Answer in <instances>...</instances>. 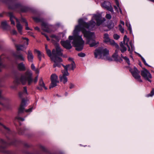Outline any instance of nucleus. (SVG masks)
Masks as SVG:
<instances>
[{
  "label": "nucleus",
  "mask_w": 154,
  "mask_h": 154,
  "mask_svg": "<svg viewBox=\"0 0 154 154\" xmlns=\"http://www.w3.org/2000/svg\"><path fill=\"white\" fill-rule=\"evenodd\" d=\"M108 42H109V44L112 46L115 47L116 48H119L118 45L113 40L110 39V41Z\"/></svg>",
  "instance_id": "33"
},
{
  "label": "nucleus",
  "mask_w": 154,
  "mask_h": 154,
  "mask_svg": "<svg viewBox=\"0 0 154 154\" xmlns=\"http://www.w3.org/2000/svg\"><path fill=\"white\" fill-rule=\"evenodd\" d=\"M78 55L79 56L81 57H84L85 56V54L82 52L78 54Z\"/></svg>",
  "instance_id": "46"
},
{
  "label": "nucleus",
  "mask_w": 154,
  "mask_h": 154,
  "mask_svg": "<svg viewBox=\"0 0 154 154\" xmlns=\"http://www.w3.org/2000/svg\"><path fill=\"white\" fill-rule=\"evenodd\" d=\"M33 56L30 50L28 51L27 59L28 61L29 62H32L33 61Z\"/></svg>",
  "instance_id": "20"
},
{
  "label": "nucleus",
  "mask_w": 154,
  "mask_h": 154,
  "mask_svg": "<svg viewBox=\"0 0 154 154\" xmlns=\"http://www.w3.org/2000/svg\"><path fill=\"white\" fill-rule=\"evenodd\" d=\"M29 10V8L28 7L21 5L20 12H26Z\"/></svg>",
  "instance_id": "32"
},
{
  "label": "nucleus",
  "mask_w": 154,
  "mask_h": 154,
  "mask_svg": "<svg viewBox=\"0 0 154 154\" xmlns=\"http://www.w3.org/2000/svg\"><path fill=\"white\" fill-rule=\"evenodd\" d=\"M14 45L16 48V49L17 51H23V50L25 48H26V47H25L24 45H17L15 43H14Z\"/></svg>",
  "instance_id": "22"
},
{
  "label": "nucleus",
  "mask_w": 154,
  "mask_h": 154,
  "mask_svg": "<svg viewBox=\"0 0 154 154\" xmlns=\"http://www.w3.org/2000/svg\"><path fill=\"white\" fill-rule=\"evenodd\" d=\"M7 14L10 17V20L11 21V24L14 25L15 22L13 20L15 19L16 20L17 23L16 25L17 28L19 32L21 33L23 27L20 24L18 20L14 16L12 12H8Z\"/></svg>",
  "instance_id": "9"
},
{
  "label": "nucleus",
  "mask_w": 154,
  "mask_h": 154,
  "mask_svg": "<svg viewBox=\"0 0 154 154\" xmlns=\"http://www.w3.org/2000/svg\"><path fill=\"white\" fill-rule=\"evenodd\" d=\"M102 7L112 13L113 12V8L112 7L110 3L109 2L105 1L102 4Z\"/></svg>",
  "instance_id": "13"
},
{
  "label": "nucleus",
  "mask_w": 154,
  "mask_h": 154,
  "mask_svg": "<svg viewBox=\"0 0 154 154\" xmlns=\"http://www.w3.org/2000/svg\"><path fill=\"white\" fill-rule=\"evenodd\" d=\"M2 92V91L1 90H0V100H4L5 99V98L3 97L1 95V93Z\"/></svg>",
  "instance_id": "56"
},
{
  "label": "nucleus",
  "mask_w": 154,
  "mask_h": 154,
  "mask_svg": "<svg viewBox=\"0 0 154 154\" xmlns=\"http://www.w3.org/2000/svg\"><path fill=\"white\" fill-rule=\"evenodd\" d=\"M51 83L49 88L51 89L57 85V84L59 83L57 76L55 74H52L51 76Z\"/></svg>",
  "instance_id": "11"
},
{
  "label": "nucleus",
  "mask_w": 154,
  "mask_h": 154,
  "mask_svg": "<svg viewBox=\"0 0 154 154\" xmlns=\"http://www.w3.org/2000/svg\"><path fill=\"white\" fill-rule=\"evenodd\" d=\"M70 43V41L69 40H66L65 41H62L60 42V43L63 47L68 50L70 49L72 47Z\"/></svg>",
  "instance_id": "14"
},
{
  "label": "nucleus",
  "mask_w": 154,
  "mask_h": 154,
  "mask_svg": "<svg viewBox=\"0 0 154 154\" xmlns=\"http://www.w3.org/2000/svg\"><path fill=\"white\" fill-rule=\"evenodd\" d=\"M69 40H73L72 44L74 47H76L75 50L78 51H81L83 48L85 42L83 40L82 36L75 35L73 36H69Z\"/></svg>",
  "instance_id": "4"
},
{
  "label": "nucleus",
  "mask_w": 154,
  "mask_h": 154,
  "mask_svg": "<svg viewBox=\"0 0 154 154\" xmlns=\"http://www.w3.org/2000/svg\"><path fill=\"white\" fill-rule=\"evenodd\" d=\"M123 59L125 60L126 62L128 63V64L129 65H130L129 60L128 58L127 57L125 56V57H123Z\"/></svg>",
  "instance_id": "41"
},
{
  "label": "nucleus",
  "mask_w": 154,
  "mask_h": 154,
  "mask_svg": "<svg viewBox=\"0 0 154 154\" xmlns=\"http://www.w3.org/2000/svg\"><path fill=\"white\" fill-rule=\"evenodd\" d=\"M129 44L131 47V49L130 48V51H129L130 52H132L134 50V46L132 44V42L131 41L130 42Z\"/></svg>",
  "instance_id": "40"
},
{
  "label": "nucleus",
  "mask_w": 154,
  "mask_h": 154,
  "mask_svg": "<svg viewBox=\"0 0 154 154\" xmlns=\"http://www.w3.org/2000/svg\"><path fill=\"white\" fill-rule=\"evenodd\" d=\"M27 88L25 86L23 87V92H20L19 93V97L22 99L21 102L20 106L18 109V115L19 116L21 114L23 113L24 111L28 112L31 111L32 108H29L28 109L25 110V107L26 106V102L25 100L23 98V97H26L27 95Z\"/></svg>",
  "instance_id": "2"
},
{
  "label": "nucleus",
  "mask_w": 154,
  "mask_h": 154,
  "mask_svg": "<svg viewBox=\"0 0 154 154\" xmlns=\"http://www.w3.org/2000/svg\"><path fill=\"white\" fill-rule=\"evenodd\" d=\"M17 119L21 121H24V119L23 118H21V117H20L18 116H17L15 118V120Z\"/></svg>",
  "instance_id": "44"
},
{
  "label": "nucleus",
  "mask_w": 154,
  "mask_h": 154,
  "mask_svg": "<svg viewBox=\"0 0 154 154\" xmlns=\"http://www.w3.org/2000/svg\"><path fill=\"white\" fill-rule=\"evenodd\" d=\"M51 37L52 38H57V36L55 35H52L51 36Z\"/></svg>",
  "instance_id": "60"
},
{
  "label": "nucleus",
  "mask_w": 154,
  "mask_h": 154,
  "mask_svg": "<svg viewBox=\"0 0 154 154\" xmlns=\"http://www.w3.org/2000/svg\"><path fill=\"white\" fill-rule=\"evenodd\" d=\"M38 76H37L35 77V78L34 80V82L36 83L37 82L38 80Z\"/></svg>",
  "instance_id": "59"
},
{
  "label": "nucleus",
  "mask_w": 154,
  "mask_h": 154,
  "mask_svg": "<svg viewBox=\"0 0 154 154\" xmlns=\"http://www.w3.org/2000/svg\"><path fill=\"white\" fill-rule=\"evenodd\" d=\"M143 70H142L141 72V76L144 79H145L148 81L151 82V80L150 79L152 78V75L146 69L144 68Z\"/></svg>",
  "instance_id": "12"
},
{
  "label": "nucleus",
  "mask_w": 154,
  "mask_h": 154,
  "mask_svg": "<svg viewBox=\"0 0 154 154\" xmlns=\"http://www.w3.org/2000/svg\"><path fill=\"white\" fill-rule=\"evenodd\" d=\"M18 134L20 135H22L23 134L24 132L21 129H20L18 131Z\"/></svg>",
  "instance_id": "54"
},
{
  "label": "nucleus",
  "mask_w": 154,
  "mask_h": 154,
  "mask_svg": "<svg viewBox=\"0 0 154 154\" xmlns=\"http://www.w3.org/2000/svg\"><path fill=\"white\" fill-rule=\"evenodd\" d=\"M11 33L13 35H16L17 34V32L15 30L13 29L11 32Z\"/></svg>",
  "instance_id": "55"
},
{
  "label": "nucleus",
  "mask_w": 154,
  "mask_h": 154,
  "mask_svg": "<svg viewBox=\"0 0 154 154\" xmlns=\"http://www.w3.org/2000/svg\"><path fill=\"white\" fill-rule=\"evenodd\" d=\"M42 87H42L40 86V87H36V88L37 89L41 91L42 90Z\"/></svg>",
  "instance_id": "61"
},
{
  "label": "nucleus",
  "mask_w": 154,
  "mask_h": 154,
  "mask_svg": "<svg viewBox=\"0 0 154 154\" xmlns=\"http://www.w3.org/2000/svg\"><path fill=\"white\" fill-rule=\"evenodd\" d=\"M25 23V26H26V30H31V29L29 28L28 26V23L27 22H26Z\"/></svg>",
  "instance_id": "53"
},
{
  "label": "nucleus",
  "mask_w": 154,
  "mask_h": 154,
  "mask_svg": "<svg viewBox=\"0 0 154 154\" xmlns=\"http://www.w3.org/2000/svg\"><path fill=\"white\" fill-rule=\"evenodd\" d=\"M46 51L47 54L48 55L49 57H50L51 58V57H53V55L52 56V53L51 52V51L50 50H46Z\"/></svg>",
  "instance_id": "39"
},
{
  "label": "nucleus",
  "mask_w": 154,
  "mask_h": 154,
  "mask_svg": "<svg viewBox=\"0 0 154 154\" xmlns=\"http://www.w3.org/2000/svg\"><path fill=\"white\" fill-rule=\"evenodd\" d=\"M51 59L54 63V64L53 66V68H54L56 66L60 67L61 65H62V64H61L60 63L61 62H59L58 61L57 58L51 57Z\"/></svg>",
  "instance_id": "17"
},
{
  "label": "nucleus",
  "mask_w": 154,
  "mask_h": 154,
  "mask_svg": "<svg viewBox=\"0 0 154 154\" xmlns=\"http://www.w3.org/2000/svg\"><path fill=\"white\" fill-rule=\"evenodd\" d=\"M1 25L2 28L4 29H7L10 27V26L7 24L6 21L2 22Z\"/></svg>",
  "instance_id": "27"
},
{
  "label": "nucleus",
  "mask_w": 154,
  "mask_h": 154,
  "mask_svg": "<svg viewBox=\"0 0 154 154\" xmlns=\"http://www.w3.org/2000/svg\"><path fill=\"white\" fill-rule=\"evenodd\" d=\"M96 24L95 22L92 20H91L89 22H86L82 19H80L79 20V25L75 26L74 31H81L83 34L84 37L86 38V44H89L91 47L97 46L99 42H96L95 40L94 33L87 30L85 28L88 30H93Z\"/></svg>",
  "instance_id": "1"
},
{
  "label": "nucleus",
  "mask_w": 154,
  "mask_h": 154,
  "mask_svg": "<svg viewBox=\"0 0 154 154\" xmlns=\"http://www.w3.org/2000/svg\"><path fill=\"white\" fill-rule=\"evenodd\" d=\"M38 83L40 86L44 88L45 90L47 89V88L45 86V84L43 81V79L42 78H40Z\"/></svg>",
  "instance_id": "29"
},
{
  "label": "nucleus",
  "mask_w": 154,
  "mask_h": 154,
  "mask_svg": "<svg viewBox=\"0 0 154 154\" xmlns=\"http://www.w3.org/2000/svg\"><path fill=\"white\" fill-rule=\"evenodd\" d=\"M0 125H1V126H2V127L4 129V132H3V133L4 134L6 135L10 134L11 133V131L6 126L1 123H0Z\"/></svg>",
  "instance_id": "19"
},
{
  "label": "nucleus",
  "mask_w": 154,
  "mask_h": 154,
  "mask_svg": "<svg viewBox=\"0 0 154 154\" xmlns=\"http://www.w3.org/2000/svg\"><path fill=\"white\" fill-rule=\"evenodd\" d=\"M24 146L26 148L29 147L30 146L29 145L26 143H24Z\"/></svg>",
  "instance_id": "57"
},
{
  "label": "nucleus",
  "mask_w": 154,
  "mask_h": 154,
  "mask_svg": "<svg viewBox=\"0 0 154 154\" xmlns=\"http://www.w3.org/2000/svg\"><path fill=\"white\" fill-rule=\"evenodd\" d=\"M21 5L19 4H16L13 5H9V9H12L14 11L20 12Z\"/></svg>",
  "instance_id": "15"
},
{
  "label": "nucleus",
  "mask_w": 154,
  "mask_h": 154,
  "mask_svg": "<svg viewBox=\"0 0 154 154\" xmlns=\"http://www.w3.org/2000/svg\"><path fill=\"white\" fill-rule=\"evenodd\" d=\"M104 42L106 43L108 42L110 40L109 38V35L107 33H105L104 35Z\"/></svg>",
  "instance_id": "31"
},
{
  "label": "nucleus",
  "mask_w": 154,
  "mask_h": 154,
  "mask_svg": "<svg viewBox=\"0 0 154 154\" xmlns=\"http://www.w3.org/2000/svg\"><path fill=\"white\" fill-rule=\"evenodd\" d=\"M106 19H110L111 18L112 16L111 15L109 14H107L106 15Z\"/></svg>",
  "instance_id": "50"
},
{
  "label": "nucleus",
  "mask_w": 154,
  "mask_h": 154,
  "mask_svg": "<svg viewBox=\"0 0 154 154\" xmlns=\"http://www.w3.org/2000/svg\"><path fill=\"white\" fill-rule=\"evenodd\" d=\"M60 81L64 84H65L67 81V78L66 76L60 75L59 76Z\"/></svg>",
  "instance_id": "28"
},
{
  "label": "nucleus",
  "mask_w": 154,
  "mask_h": 154,
  "mask_svg": "<svg viewBox=\"0 0 154 154\" xmlns=\"http://www.w3.org/2000/svg\"><path fill=\"white\" fill-rule=\"evenodd\" d=\"M14 55L15 57L17 59L21 61H24L25 60L24 57H23L22 54H14Z\"/></svg>",
  "instance_id": "26"
},
{
  "label": "nucleus",
  "mask_w": 154,
  "mask_h": 154,
  "mask_svg": "<svg viewBox=\"0 0 154 154\" xmlns=\"http://www.w3.org/2000/svg\"><path fill=\"white\" fill-rule=\"evenodd\" d=\"M68 65H71L69 67H68L69 70H74L76 68L75 64L74 61H72L70 64H68Z\"/></svg>",
  "instance_id": "30"
},
{
  "label": "nucleus",
  "mask_w": 154,
  "mask_h": 154,
  "mask_svg": "<svg viewBox=\"0 0 154 154\" xmlns=\"http://www.w3.org/2000/svg\"><path fill=\"white\" fill-rule=\"evenodd\" d=\"M34 29L35 30H37L38 31H40V29L38 27V26H36V27H35L34 28Z\"/></svg>",
  "instance_id": "62"
},
{
  "label": "nucleus",
  "mask_w": 154,
  "mask_h": 154,
  "mask_svg": "<svg viewBox=\"0 0 154 154\" xmlns=\"http://www.w3.org/2000/svg\"><path fill=\"white\" fill-rule=\"evenodd\" d=\"M109 51L106 48L103 49L99 48L96 49L94 52V55L96 58L105 59V56L109 54Z\"/></svg>",
  "instance_id": "7"
},
{
  "label": "nucleus",
  "mask_w": 154,
  "mask_h": 154,
  "mask_svg": "<svg viewBox=\"0 0 154 154\" xmlns=\"http://www.w3.org/2000/svg\"><path fill=\"white\" fill-rule=\"evenodd\" d=\"M116 2L117 6L118 7H119V2L118 0H116Z\"/></svg>",
  "instance_id": "63"
},
{
  "label": "nucleus",
  "mask_w": 154,
  "mask_h": 154,
  "mask_svg": "<svg viewBox=\"0 0 154 154\" xmlns=\"http://www.w3.org/2000/svg\"><path fill=\"white\" fill-rule=\"evenodd\" d=\"M7 140L6 142L3 139H1L0 140V151L6 153V154H12L11 152L6 150L5 149L8 146L11 145H15L16 142V140L14 138L10 139L9 137L6 136Z\"/></svg>",
  "instance_id": "3"
},
{
  "label": "nucleus",
  "mask_w": 154,
  "mask_h": 154,
  "mask_svg": "<svg viewBox=\"0 0 154 154\" xmlns=\"http://www.w3.org/2000/svg\"><path fill=\"white\" fill-rule=\"evenodd\" d=\"M154 94V88L152 89V90L150 92V93L146 94V97H152V96Z\"/></svg>",
  "instance_id": "37"
},
{
  "label": "nucleus",
  "mask_w": 154,
  "mask_h": 154,
  "mask_svg": "<svg viewBox=\"0 0 154 154\" xmlns=\"http://www.w3.org/2000/svg\"><path fill=\"white\" fill-rule=\"evenodd\" d=\"M74 87H75V85L73 84L72 83H69V88L70 89H71L72 88H74Z\"/></svg>",
  "instance_id": "49"
},
{
  "label": "nucleus",
  "mask_w": 154,
  "mask_h": 154,
  "mask_svg": "<svg viewBox=\"0 0 154 154\" xmlns=\"http://www.w3.org/2000/svg\"><path fill=\"white\" fill-rule=\"evenodd\" d=\"M17 68L20 71H24L26 69V67L23 62L18 64Z\"/></svg>",
  "instance_id": "23"
},
{
  "label": "nucleus",
  "mask_w": 154,
  "mask_h": 154,
  "mask_svg": "<svg viewBox=\"0 0 154 154\" xmlns=\"http://www.w3.org/2000/svg\"><path fill=\"white\" fill-rule=\"evenodd\" d=\"M120 50L122 53H123L126 51L127 48L125 47L120 48Z\"/></svg>",
  "instance_id": "42"
},
{
  "label": "nucleus",
  "mask_w": 154,
  "mask_h": 154,
  "mask_svg": "<svg viewBox=\"0 0 154 154\" xmlns=\"http://www.w3.org/2000/svg\"><path fill=\"white\" fill-rule=\"evenodd\" d=\"M21 21L23 22L26 23V22H27L26 21V20L25 18H23V17H21Z\"/></svg>",
  "instance_id": "58"
},
{
  "label": "nucleus",
  "mask_w": 154,
  "mask_h": 154,
  "mask_svg": "<svg viewBox=\"0 0 154 154\" xmlns=\"http://www.w3.org/2000/svg\"><path fill=\"white\" fill-rule=\"evenodd\" d=\"M119 51V49L116 50L114 54L112 55V57L114 58L115 61L121 63L122 61V60L121 58L118 57V54Z\"/></svg>",
  "instance_id": "16"
},
{
  "label": "nucleus",
  "mask_w": 154,
  "mask_h": 154,
  "mask_svg": "<svg viewBox=\"0 0 154 154\" xmlns=\"http://www.w3.org/2000/svg\"><path fill=\"white\" fill-rule=\"evenodd\" d=\"M34 52L35 53H36L37 54L38 58L39 60L41 61V60L42 57H44V54L43 53H41L38 50L36 49H35L34 50Z\"/></svg>",
  "instance_id": "24"
},
{
  "label": "nucleus",
  "mask_w": 154,
  "mask_h": 154,
  "mask_svg": "<svg viewBox=\"0 0 154 154\" xmlns=\"http://www.w3.org/2000/svg\"><path fill=\"white\" fill-rule=\"evenodd\" d=\"M125 44H126V42H125V43L123 42H121L120 44V48L123 47H125V45H126Z\"/></svg>",
  "instance_id": "52"
},
{
  "label": "nucleus",
  "mask_w": 154,
  "mask_h": 154,
  "mask_svg": "<svg viewBox=\"0 0 154 154\" xmlns=\"http://www.w3.org/2000/svg\"><path fill=\"white\" fill-rule=\"evenodd\" d=\"M31 68L36 73H38L39 72V70L38 69H36L33 63H32L31 66Z\"/></svg>",
  "instance_id": "34"
},
{
  "label": "nucleus",
  "mask_w": 154,
  "mask_h": 154,
  "mask_svg": "<svg viewBox=\"0 0 154 154\" xmlns=\"http://www.w3.org/2000/svg\"><path fill=\"white\" fill-rule=\"evenodd\" d=\"M63 50L61 49L59 45H57L55 46V49H53L52 50V57L57 58L58 61L59 62H62L63 60L62 58L59 57L63 55Z\"/></svg>",
  "instance_id": "8"
},
{
  "label": "nucleus",
  "mask_w": 154,
  "mask_h": 154,
  "mask_svg": "<svg viewBox=\"0 0 154 154\" xmlns=\"http://www.w3.org/2000/svg\"><path fill=\"white\" fill-rule=\"evenodd\" d=\"M126 41V44H125L127 47H128V51H130V48L128 45V42L129 41V39L127 37V36L126 35H125L124 36L123 38V42L125 43V42Z\"/></svg>",
  "instance_id": "25"
},
{
  "label": "nucleus",
  "mask_w": 154,
  "mask_h": 154,
  "mask_svg": "<svg viewBox=\"0 0 154 154\" xmlns=\"http://www.w3.org/2000/svg\"><path fill=\"white\" fill-rule=\"evenodd\" d=\"M6 67V66L2 62V59L0 57V72L1 71V69L3 68H5Z\"/></svg>",
  "instance_id": "36"
},
{
  "label": "nucleus",
  "mask_w": 154,
  "mask_h": 154,
  "mask_svg": "<svg viewBox=\"0 0 154 154\" xmlns=\"http://www.w3.org/2000/svg\"><path fill=\"white\" fill-rule=\"evenodd\" d=\"M22 39L23 40H26V41H25V42H23L24 44V45H26L27 46L29 44L28 42L29 41V39H28V38L26 37H23L22 38Z\"/></svg>",
  "instance_id": "38"
},
{
  "label": "nucleus",
  "mask_w": 154,
  "mask_h": 154,
  "mask_svg": "<svg viewBox=\"0 0 154 154\" xmlns=\"http://www.w3.org/2000/svg\"><path fill=\"white\" fill-rule=\"evenodd\" d=\"M142 60L145 65L147 66H149V67H150V66L149 65H148L146 63L145 60L144 59V58L143 57H142Z\"/></svg>",
  "instance_id": "47"
},
{
  "label": "nucleus",
  "mask_w": 154,
  "mask_h": 154,
  "mask_svg": "<svg viewBox=\"0 0 154 154\" xmlns=\"http://www.w3.org/2000/svg\"><path fill=\"white\" fill-rule=\"evenodd\" d=\"M119 30L122 33H124V29L122 27V26L121 25H119Z\"/></svg>",
  "instance_id": "43"
},
{
  "label": "nucleus",
  "mask_w": 154,
  "mask_h": 154,
  "mask_svg": "<svg viewBox=\"0 0 154 154\" xmlns=\"http://www.w3.org/2000/svg\"><path fill=\"white\" fill-rule=\"evenodd\" d=\"M11 40L12 41V42H13L14 44V43H16V40L15 39H13L12 38H11Z\"/></svg>",
  "instance_id": "64"
},
{
  "label": "nucleus",
  "mask_w": 154,
  "mask_h": 154,
  "mask_svg": "<svg viewBox=\"0 0 154 154\" xmlns=\"http://www.w3.org/2000/svg\"><path fill=\"white\" fill-rule=\"evenodd\" d=\"M33 19L35 22L37 23L41 22V25L42 27L43 30L44 31L48 33H50L52 31L51 29L52 26L48 24L46 22H44L43 18H40L39 17H33Z\"/></svg>",
  "instance_id": "6"
},
{
  "label": "nucleus",
  "mask_w": 154,
  "mask_h": 154,
  "mask_svg": "<svg viewBox=\"0 0 154 154\" xmlns=\"http://www.w3.org/2000/svg\"><path fill=\"white\" fill-rule=\"evenodd\" d=\"M14 82L16 84L18 85L20 84V80L18 79L17 78L14 81Z\"/></svg>",
  "instance_id": "51"
},
{
  "label": "nucleus",
  "mask_w": 154,
  "mask_h": 154,
  "mask_svg": "<svg viewBox=\"0 0 154 154\" xmlns=\"http://www.w3.org/2000/svg\"><path fill=\"white\" fill-rule=\"evenodd\" d=\"M125 24L128 27V29L130 31V33L131 34L132 33L131 28L130 24L128 22H126Z\"/></svg>",
  "instance_id": "35"
},
{
  "label": "nucleus",
  "mask_w": 154,
  "mask_h": 154,
  "mask_svg": "<svg viewBox=\"0 0 154 154\" xmlns=\"http://www.w3.org/2000/svg\"><path fill=\"white\" fill-rule=\"evenodd\" d=\"M108 55L109 54L105 56V57H106V58H105V59H106L109 61H112V59L111 57L108 56Z\"/></svg>",
  "instance_id": "45"
},
{
  "label": "nucleus",
  "mask_w": 154,
  "mask_h": 154,
  "mask_svg": "<svg viewBox=\"0 0 154 154\" xmlns=\"http://www.w3.org/2000/svg\"><path fill=\"white\" fill-rule=\"evenodd\" d=\"M95 19L97 22V26H99L105 20H104L103 21L101 20V16L97 15L95 17Z\"/></svg>",
  "instance_id": "18"
},
{
  "label": "nucleus",
  "mask_w": 154,
  "mask_h": 154,
  "mask_svg": "<svg viewBox=\"0 0 154 154\" xmlns=\"http://www.w3.org/2000/svg\"><path fill=\"white\" fill-rule=\"evenodd\" d=\"M113 37L114 39L116 40H118L120 37L117 34H114Z\"/></svg>",
  "instance_id": "48"
},
{
  "label": "nucleus",
  "mask_w": 154,
  "mask_h": 154,
  "mask_svg": "<svg viewBox=\"0 0 154 154\" xmlns=\"http://www.w3.org/2000/svg\"><path fill=\"white\" fill-rule=\"evenodd\" d=\"M129 71L131 73L135 79L137 80L140 82H142V81L140 78V71L136 67H134L133 69L130 68Z\"/></svg>",
  "instance_id": "10"
},
{
  "label": "nucleus",
  "mask_w": 154,
  "mask_h": 154,
  "mask_svg": "<svg viewBox=\"0 0 154 154\" xmlns=\"http://www.w3.org/2000/svg\"><path fill=\"white\" fill-rule=\"evenodd\" d=\"M62 66L64 69V70L62 71L63 75H64L66 76L69 75V74L68 72V67H69V66H70L71 65H67L65 66L63 64H62Z\"/></svg>",
  "instance_id": "21"
},
{
  "label": "nucleus",
  "mask_w": 154,
  "mask_h": 154,
  "mask_svg": "<svg viewBox=\"0 0 154 154\" xmlns=\"http://www.w3.org/2000/svg\"><path fill=\"white\" fill-rule=\"evenodd\" d=\"M32 76V73L31 71L28 70L24 74L21 75L20 81L23 85H25L26 82H27L28 85H30L33 82Z\"/></svg>",
  "instance_id": "5"
}]
</instances>
